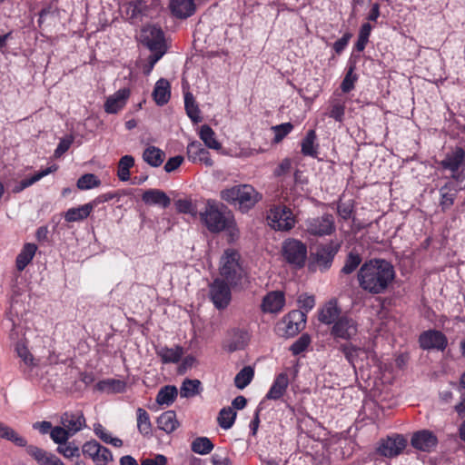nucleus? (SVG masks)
Here are the masks:
<instances>
[{"instance_id":"aec40b11","label":"nucleus","mask_w":465,"mask_h":465,"mask_svg":"<svg viewBox=\"0 0 465 465\" xmlns=\"http://www.w3.org/2000/svg\"><path fill=\"white\" fill-rule=\"evenodd\" d=\"M128 88H122L107 97L104 103V111L107 114H116L123 109L130 96Z\"/></svg>"},{"instance_id":"9b49d317","label":"nucleus","mask_w":465,"mask_h":465,"mask_svg":"<svg viewBox=\"0 0 465 465\" xmlns=\"http://www.w3.org/2000/svg\"><path fill=\"white\" fill-rule=\"evenodd\" d=\"M306 322V314L299 310H294L283 317L281 324L282 325L283 334L287 337H293L303 330Z\"/></svg>"},{"instance_id":"58836bf2","label":"nucleus","mask_w":465,"mask_h":465,"mask_svg":"<svg viewBox=\"0 0 465 465\" xmlns=\"http://www.w3.org/2000/svg\"><path fill=\"white\" fill-rule=\"evenodd\" d=\"M95 435L104 443L111 444L114 447H122L123 440L119 438L112 437V435L101 424H95L94 428Z\"/></svg>"},{"instance_id":"c9c22d12","label":"nucleus","mask_w":465,"mask_h":465,"mask_svg":"<svg viewBox=\"0 0 465 465\" xmlns=\"http://www.w3.org/2000/svg\"><path fill=\"white\" fill-rule=\"evenodd\" d=\"M177 394H178V391H177V389L175 386H171V385L164 386L159 391V392L156 396V402L159 405L169 406L174 401Z\"/></svg>"},{"instance_id":"bf43d9fd","label":"nucleus","mask_w":465,"mask_h":465,"mask_svg":"<svg viewBox=\"0 0 465 465\" xmlns=\"http://www.w3.org/2000/svg\"><path fill=\"white\" fill-rule=\"evenodd\" d=\"M74 142V136L68 135L64 138H62L54 150V155L55 158L61 157L72 145Z\"/></svg>"},{"instance_id":"69168bd1","label":"nucleus","mask_w":465,"mask_h":465,"mask_svg":"<svg viewBox=\"0 0 465 465\" xmlns=\"http://www.w3.org/2000/svg\"><path fill=\"white\" fill-rule=\"evenodd\" d=\"M153 54H151L148 58L149 65L148 68L144 71L145 74H149L153 70L154 64L163 57V55L166 53V51H151Z\"/></svg>"},{"instance_id":"b1692460","label":"nucleus","mask_w":465,"mask_h":465,"mask_svg":"<svg viewBox=\"0 0 465 465\" xmlns=\"http://www.w3.org/2000/svg\"><path fill=\"white\" fill-rule=\"evenodd\" d=\"M289 385L288 375L284 372L280 373L274 380L266 398L268 400H279L283 396Z\"/></svg>"},{"instance_id":"c85d7f7f","label":"nucleus","mask_w":465,"mask_h":465,"mask_svg":"<svg viewBox=\"0 0 465 465\" xmlns=\"http://www.w3.org/2000/svg\"><path fill=\"white\" fill-rule=\"evenodd\" d=\"M165 158V153L160 148L151 145L148 146L143 153V161L152 167L160 166Z\"/></svg>"},{"instance_id":"5701e85b","label":"nucleus","mask_w":465,"mask_h":465,"mask_svg":"<svg viewBox=\"0 0 465 465\" xmlns=\"http://www.w3.org/2000/svg\"><path fill=\"white\" fill-rule=\"evenodd\" d=\"M36 251L37 246L35 243L27 242L24 244L22 250L15 259V266L19 272L24 271L25 267L32 262Z\"/></svg>"},{"instance_id":"393cba45","label":"nucleus","mask_w":465,"mask_h":465,"mask_svg":"<svg viewBox=\"0 0 465 465\" xmlns=\"http://www.w3.org/2000/svg\"><path fill=\"white\" fill-rule=\"evenodd\" d=\"M156 354L161 358L163 363H177L183 354V350L181 346L173 348L160 346L156 348Z\"/></svg>"},{"instance_id":"a211bd4d","label":"nucleus","mask_w":465,"mask_h":465,"mask_svg":"<svg viewBox=\"0 0 465 465\" xmlns=\"http://www.w3.org/2000/svg\"><path fill=\"white\" fill-rule=\"evenodd\" d=\"M465 163V151L461 147H455L448 153L444 159L440 162V165L453 174Z\"/></svg>"},{"instance_id":"de8ad7c7","label":"nucleus","mask_w":465,"mask_h":465,"mask_svg":"<svg viewBox=\"0 0 465 465\" xmlns=\"http://www.w3.org/2000/svg\"><path fill=\"white\" fill-rule=\"evenodd\" d=\"M26 452L31 457H33L40 465H45L49 460V457H51L53 454L34 445L27 446Z\"/></svg>"},{"instance_id":"6e6552de","label":"nucleus","mask_w":465,"mask_h":465,"mask_svg":"<svg viewBox=\"0 0 465 465\" xmlns=\"http://www.w3.org/2000/svg\"><path fill=\"white\" fill-rule=\"evenodd\" d=\"M82 451L91 458L95 465H107L113 460L112 452L96 440L86 441L82 447Z\"/></svg>"},{"instance_id":"1a4fd4ad","label":"nucleus","mask_w":465,"mask_h":465,"mask_svg":"<svg viewBox=\"0 0 465 465\" xmlns=\"http://www.w3.org/2000/svg\"><path fill=\"white\" fill-rule=\"evenodd\" d=\"M142 42L150 51H166L163 32L155 25H147L141 33Z\"/></svg>"},{"instance_id":"6ab92c4d","label":"nucleus","mask_w":465,"mask_h":465,"mask_svg":"<svg viewBox=\"0 0 465 465\" xmlns=\"http://www.w3.org/2000/svg\"><path fill=\"white\" fill-rule=\"evenodd\" d=\"M285 304L284 293L281 291L268 292L262 299V310L264 312L277 313L281 312Z\"/></svg>"},{"instance_id":"13d9d810","label":"nucleus","mask_w":465,"mask_h":465,"mask_svg":"<svg viewBox=\"0 0 465 465\" xmlns=\"http://www.w3.org/2000/svg\"><path fill=\"white\" fill-rule=\"evenodd\" d=\"M293 129V125L291 123L282 124L272 127L274 132V142H281L289 133Z\"/></svg>"},{"instance_id":"f8f14e48","label":"nucleus","mask_w":465,"mask_h":465,"mask_svg":"<svg viewBox=\"0 0 465 465\" xmlns=\"http://www.w3.org/2000/svg\"><path fill=\"white\" fill-rule=\"evenodd\" d=\"M407 445V440L401 435L396 434L388 437L380 442L377 451L387 458L396 457L402 452Z\"/></svg>"},{"instance_id":"cd10ccee","label":"nucleus","mask_w":465,"mask_h":465,"mask_svg":"<svg viewBox=\"0 0 465 465\" xmlns=\"http://www.w3.org/2000/svg\"><path fill=\"white\" fill-rule=\"evenodd\" d=\"M340 309L336 302H329L319 312V321L324 324L333 323L340 318Z\"/></svg>"},{"instance_id":"79ce46f5","label":"nucleus","mask_w":465,"mask_h":465,"mask_svg":"<svg viewBox=\"0 0 465 465\" xmlns=\"http://www.w3.org/2000/svg\"><path fill=\"white\" fill-rule=\"evenodd\" d=\"M236 418V412L232 408L227 407L221 410L218 417L219 425L224 429L228 430L232 428Z\"/></svg>"},{"instance_id":"bb28decb","label":"nucleus","mask_w":465,"mask_h":465,"mask_svg":"<svg viewBox=\"0 0 465 465\" xmlns=\"http://www.w3.org/2000/svg\"><path fill=\"white\" fill-rule=\"evenodd\" d=\"M94 209L92 202L76 208H70L64 213V219L68 223L83 221L90 215Z\"/></svg>"},{"instance_id":"20e7f679","label":"nucleus","mask_w":465,"mask_h":465,"mask_svg":"<svg viewBox=\"0 0 465 465\" xmlns=\"http://www.w3.org/2000/svg\"><path fill=\"white\" fill-rule=\"evenodd\" d=\"M232 213L224 209H220L214 203L208 201L205 210L200 213L201 222L211 232H220L230 224Z\"/></svg>"},{"instance_id":"3c124183","label":"nucleus","mask_w":465,"mask_h":465,"mask_svg":"<svg viewBox=\"0 0 465 465\" xmlns=\"http://www.w3.org/2000/svg\"><path fill=\"white\" fill-rule=\"evenodd\" d=\"M371 29H372V27L369 23H365L361 25L357 43L355 45V47L359 52H361L364 50V48L368 43Z\"/></svg>"},{"instance_id":"a18cd8bd","label":"nucleus","mask_w":465,"mask_h":465,"mask_svg":"<svg viewBox=\"0 0 465 465\" xmlns=\"http://www.w3.org/2000/svg\"><path fill=\"white\" fill-rule=\"evenodd\" d=\"M361 262V255L357 252H351L345 260V263L341 269V272L344 274H351L358 268Z\"/></svg>"},{"instance_id":"4d7b16f0","label":"nucleus","mask_w":465,"mask_h":465,"mask_svg":"<svg viewBox=\"0 0 465 465\" xmlns=\"http://www.w3.org/2000/svg\"><path fill=\"white\" fill-rule=\"evenodd\" d=\"M311 343V338L308 334H302L290 348L293 355H298L304 351Z\"/></svg>"},{"instance_id":"c756f323","label":"nucleus","mask_w":465,"mask_h":465,"mask_svg":"<svg viewBox=\"0 0 465 465\" xmlns=\"http://www.w3.org/2000/svg\"><path fill=\"white\" fill-rule=\"evenodd\" d=\"M157 426L160 430L165 431L166 433L174 431L179 426L175 412L173 411H168L162 413L157 419Z\"/></svg>"},{"instance_id":"ea45409f","label":"nucleus","mask_w":465,"mask_h":465,"mask_svg":"<svg viewBox=\"0 0 465 465\" xmlns=\"http://www.w3.org/2000/svg\"><path fill=\"white\" fill-rule=\"evenodd\" d=\"M191 448L197 454L206 455L213 450V444L207 437H198L192 442Z\"/></svg>"},{"instance_id":"39448f33","label":"nucleus","mask_w":465,"mask_h":465,"mask_svg":"<svg viewBox=\"0 0 465 465\" xmlns=\"http://www.w3.org/2000/svg\"><path fill=\"white\" fill-rule=\"evenodd\" d=\"M269 225L274 230L288 231L294 226L295 219L292 212L286 206H274L267 215Z\"/></svg>"},{"instance_id":"c03bdc74","label":"nucleus","mask_w":465,"mask_h":465,"mask_svg":"<svg viewBox=\"0 0 465 465\" xmlns=\"http://www.w3.org/2000/svg\"><path fill=\"white\" fill-rule=\"evenodd\" d=\"M77 188L80 190H90L101 185V181L93 173H85L77 181Z\"/></svg>"},{"instance_id":"dca6fc26","label":"nucleus","mask_w":465,"mask_h":465,"mask_svg":"<svg viewBox=\"0 0 465 465\" xmlns=\"http://www.w3.org/2000/svg\"><path fill=\"white\" fill-rule=\"evenodd\" d=\"M61 424L74 436L86 426V420L82 411L64 412L60 418Z\"/></svg>"},{"instance_id":"a878e982","label":"nucleus","mask_w":465,"mask_h":465,"mask_svg":"<svg viewBox=\"0 0 465 465\" xmlns=\"http://www.w3.org/2000/svg\"><path fill=\"white\" fill-rule=\"evenodd\" d=\"M171 96L170 84L166 79H159L153 91V97L158 105H164Z\"/></svg>"},{"instance_id":"5fc2aeb1","label":"nucleus","mask_w":465,"mask_h":465,"mask_svg":"<svg viewBox=\"0 0 465 465\" xmlns=\"http://www.w3.org/2000/svg\"><path fill=\"white\" fill-rule=\"evenodd\" d=\"M175 207L179 213H189L195 217L197 213L196 207L190 199H179L175 201Z\"/></svg>"},{"instance_id":"0eeeda50","label":"nucleus","mask_w":465,"mask_h":465,"mask_svg":"<svg viewBox=\"0 0 465 465\" xmlns=\"http://www.w3.org/2000/svg\"><path fill=\"white\" fill-rule=\"evenodd\" d=\"M230 284L224 280L217 278L209 286V297L218 310L228 307L232 300Z\"/></svg>"},{"instance_id":"2eb2a0df","label":"nucleus","mask_w":465,"mask_h":465,"mask_svg":"<svg viewBox=\"0 0 465 465\" xmlns=\"http://www.w3.org/2000/svg\"><path fill=\"white\" fill-rule=\"evenodd\" d=\"M338 250L339 245H335L332 242L319 246L314 253L315 266L322 272L328 270L331 266Z\"/></svg>"},{"instance_id":"49530a36","label":"nucleus","mask_w":465,"mask_h":465,"mask_svg":"<svg viewBox=\"0 0 465 465\" xmlns=\"http://www.w3.org/2000/svg\"><path fill=\"white\" fill-rule=\"evenodd\" d=\"M200 386V381L198 380H189L186 379L181 388H180V395L183 398H190L198 393V389Z\"/></svg>"},{"instance_id":"473e14b6","label":"nucleus","mask_w":465,"mask_h":465,"mask_svg":"<svg viewBox=\"0 0 465 465\" xmlns=\"http://www.w3.org/2000/svg\"><path fill=\"white\" fill-rule=\"evenodd\" d=\"M56 170H57V166L52 165L41 172H38L35 174H34L32 177L21 181L19 184H17L14 187L13 192L20 193L23 190H25V188H27V187L31 186L32 184H34L35 183L38 182L43 177L46 176L47 174H49L51 173L55 172Z\"/></svg>"},{"instance_id":"423d86ee","label":"nucleus","mask_w":465,"mask_h":465,"mask_svg":"<svg viewBox=\"0 0 465 465\" xmlns=\"http://www.w3.org/2000/svg\"><path fill=\"white\" fill-rule=\"evenodd\" d=\"M282 251V255L289 263L298 267L304 265L307 258V248L301 241L295 239L284 241Z\"/></svg>"},{"instance_id":"603ef678","label":"nucleus","mask_w":465,"mask_h":465,"mask_svg":"<svg viewBox=\"0 0 465 465\" xmlns=\"http://www.w3.org/2000/svg\"><path fill=\"white\" fill-rule=\"evenodd\" d=\"M57 452L66 459L80 456L79 448L74 442H66L59 445L57 448Z\"/></svg>"},{"instance_id":"4468645a","label":"nucleus","mask_w":465,"mask_h":465,"mask_svg":"<svg viewBox=\"0 0 465 465\" xmlns=\"http://www.w3.org/2000/svg\"><path fill=\"white\" fill-rule=\"evenodd\" d=\"M420 345L423 350L444 351L448 344L446 336L440 331L430 330L420 335Z\"/></svg>"},{"instance_id":"e433bc0d","label":"nucleus","mask_w":465,"mask_h":465,"mask_svg":"<svg viewBox=\"0 0 465 465\" xmlns=\"http://www.w3.org/2000/svg\"><path fill=\"white\" fill-rule=\"evenodd\" d=\"M137 414V429L139 432L144 436H149L152 433V423L148 412L143 409L138 408Z\"/></svg>"},{"instance_id":"4be33fe9","label":"nucleus","mask_w":465,"mask_h":465,"mask_svg":"<svg viewBox=\"0 0 465 465\" xmlns=\"http://www.w3.org/2000/svg\"><path fill=\"white\" fill-rule=\"evenodd\" d=\"M170 9L174 16L183 19L194 14L195 4L193 0H172Z\"/></svg>"},{"instance_id":"412c9836","label":"nucleus","mask_w":465,"mask_h":465,"mask_svg":"<svg viewBox=\"0 0 465 465\" xmlns=\"http://www.w3.org/2000/svg\"><path fill=\"white\" fill-rule=\"evenodd\" d=\"M142 200L149 205H159L167 208L171 203L170 197L159 189H149L143 193Z\"/></svg>"},{"instance_id":"7ed1b4c3","label":"nucleus","mask_w":465,"mask_h":465,"mask_svg":"<svg viewBox=\"0 0 465 465\" xmlns=\"http://www.w3.org/2000/svg\"><path fill=\"white\" fill-rule=\"evenodd\" d=\"M220 274L230 286L242 284L246 272L240 263V253L233 249H227L220 260Z\"/></svg>"},{"instance_id":"37998d69","label":"nucleus","mask_w":465,"mask_h":465,"mask_svg":"<svg viewBox=\"0 0 465 465\" xmlns=\"http://www.w3.org/2000/svg\"><path fill=\"white\" fill-rule=\"evenodd\" d=\"M316 140V134L314 130H310L302 142V153L307 156H315L317 151L314 148V142Z\"/></svg>"},{"instance_id":"338daca9","label":"nucleus","mask_w":465,"mask_h":465,"mask_svg":"<svg viewBox=\"0 0 465 465\" xmlns=\"http://www.w3.org/2000/svg\"><path fill=\"white\" fill-rule=\"evenodd\" d=\"M351 37V34L346 33V34H344V35L341 38H340L333 44V49L335 50V52L337 54H340L343 51V49L348 45Z\"/></svg>"},{"instance_id":"ddd939ff","label":"nucleus","mask_w":465,"mask_h":465,"mask_svg":"<svg viewBox=\"0 0 465 465\" xmlns=\"http://www.w3.org/2000/svg\"><path fill=\"white\" fill-rule=\"evenodd\" d=\"M357 322L347 316H341L333 324L331 333L333 337L350 340L357 334Z\"/></svg>"},{"instance_id":"774afa93","label":"nucleus","mask_w":465,"mask_h":465,"mask_svg":"<svg viewBox=\"0 0 465 465\" xmlns=\"http://www.w3.org/2000/svg\"><path fill=\"white\" fill-rule=\"evenodd\" d=\"M450 177L461 186V189L465 188V163Z\"/></svg>"},{"instance_id":"09e8293b","label":"nucleus","mask_w":465,"mask_h":465,"mask_svg":"<svg viewBox=\"0 0 465 465\" xmlns=\"http://www.w3.org/2000/svg\"><path fill=\"white\" fill-rule=\"evenodd\" d=\"M440 204L443 210L450 208L455 198V193H450V184L446 183L440 189Z\"/></svg>"},{"instance_id":"e2e57ef3","label":"nucleus","mask_w":465,"mask_h":465,"mask_svg":"<svg viewBox=\"0 0 465 465\" xmlns=\"http://www.w3.org/2000/svg\"><path fill=\"white\" fill-rule=\"evenodd\" d=\"M183 157L181 155L171 157L164 164V171L167 173L173 172L183 163Z\"/></svg>"},{"instance_id":"052dcab7","label":"nucleus","mask_w":465,"mask_h":465,"mask_svg":"<svg viewBox=\"0 0 465 465\" xmlns=\"http://www.w3.org/2000/svg\"><path fill=\"white\" fill-rule=\"evenodd\" d=\"M356 80L357 76L353 74V67H350L341 84L342 92L349 93L351 90H352L354 88V83Z\"/></svg>"},{"instance_id":"4c0bfd02","label":"nucleus","mask_w":465,"mask_h":465,"mask_svg":"<svg viewBox=\"0 0 465 465\" xmlns=\"http://www.w3.org/2000/svg\"><path fill=\"white\" fill-rule=\"evenodd\" d=\"M134 164V158L132 155L123 156L118 163L117 176L120 181L126 182L130 179V168Z\"/></svg>"},{"instance_id":"680f3d73","label":"nucleus","mask_w":465,"mask_h":465,"mask_svg":"<svg viewBox=\"0 0 465 465\" xmlns=\"http://www.w3.org/2000/svg\"><path fill=\"white\" fill-rule=\"evenodd\" d=\"M342 351L345 354L346 359L354 365L356 361V358L359 356L360 353H364L363 351L361 349H358L351 345H344L342 346Z\"/></svg>"},{"instance_id":"a19ab883","label":"nucleus","mask_w":465,"mask_h":465,"mask_svg":"<svg viewBox=\"0 0 465 465\" xmlns=\"http://www.w3.org/2000/svg\"><path fill=\"white\" fill-rule=\"evenodd\" d=\"M253 375L254 371L252 367H244L236 374L234 378L235 386L240 390L244 389L252 381Z\"/></svg>"},{"instance_id":"6e6d98bb","label":"nucleus","mask_w":465,"mask_h":465,"mask_svg":"<svg viewBox=\"0 0 465 465\" xmlns=\"http://www.w3.org/2000/svg\"><path fill=\"white\" fill-rule=\"evenodd\" d=\"M247 342V333L244 331H235L234 340L228 344L229 351H235L244 348Z\"/></svg>"},{"instance_id":"f704fd0d","label":"nucleus","mask_w":465,"mask_h":465,"mask_svg":"<svg viewBox=\"0 0 465 465\" xmlns=\"http://www.w3.org/2000/svg\"><path fill=\"white\" fill-rule=\"evenodd\" d=\"M199 135L207 147L214 150L221 148V143L216 140L215 133L209 125H202Z\"/></svg>"},{"instance_id":"8fccbe9b","label":"nucleus","mask_w":465,"mask_h":465,"mask_svg":"<svg viewBox=\"0 0 465 465\" xmlns=\"http://www.w3.org/2000/svg\"><path fill=\"white\" fill-rule=\"evenodd\" d=\"M50 437L56 444H64L66 443L71 434L67 431V430L62 426H55L50 431Z\"/></svg>"},{"instance_id":"7c9ffc66","label":"nucleus","mask_w":465,"mask_h":465,"mask_svg":"<svg viewBox=\"0 0 465 465\" xmlns=\"http://www.w3.org/2000/svg\"><path fill=\"white\" fill-rule=\"evenodd\" d=\"M95 389L106 393H119L125 389V382L121 380L106 379L95 384Z\"/></svg>"},{"instance_id":"864d4df0","label":"nucleus","mask_w":465,"mask_h":465,"mask_svg":"<svg viewBox=\"0 0 465 465\" xmlns=\"http://www.w3.org/2000/svg\"><path fill=\"white\" fill-rule=\"evenodd\" d=\"M206 149L203 147L200 142L194 141L188 144L187 146V155L188 158L193 162H197L198 159L204 154Z\"/></svg>"},{"instance_id":"f257e3e1","label":"nucleus","mask_w":465,"mask_h":465,"mask_svg":"<svg viewBox=\"0 0 465 465\" xmlns=\"http://www.w3.org/2000/svg\"><path fill=\"white\" fill-rule=\"evenodd\" d=\"M359 285L372 294L384 292L393 281L395 273L391 263L384 260H371L361 265L358 272Z\"/></svg>"},{"instance_id":"2f4dec72","label":"nucleus","mask_w":465,"mask_h":465,"mask_svg":"<svg viewBox=\"0 0 465 465\" xmlns=\"http://www.w3.org/2000/svg\"><path fill=\"white\" fill-rule=\"evenodd\" d=\"M0 438L9 440L19 447H26L27 440L13 428L0 422Z\"/></svg>"},{"instance_id":"72a5a7b5","label":"nucleus","mask_w":465,"mask_h":465,"mask_svg":"<svg viewBox=\"0 0 465 465\" xmlns=\"http://www.w3.org/2000/svg\"><path fill=\"white\" fill-rule=\"evenodd\" d=\"M184 105L188 117L193 123H200L202 121L201 112L193 95L191 93H186L184 94Z\"/></svg>"},{"instance_id":"9d476101","label":"nucleus","mask_w":465,"mask_h":465,"mask_svg":"<svg viewBox=\"0 0 465 465\" xmlns=\"http://www.w3.org/2000/svg\"><path fill=\"white\" fill-rule=\"evenodd\" d=\"M335 230L333 217L325 214L322 217L310 218L306 221V231L312 235H330Z\"/></svg>"},{"instance_id":"0e129e2a","label":"nucleus","mask_w":465,"mask_h":465,"mask_svg":"<svg viewBox=\"0 0 465 465\" xmlns=\"http://www.w3.org/2000/svg\"><path fill=\"white\" fill-rule=\"evenodd\" d=\"M16 351L18 356L25 361V364L30 365L33 363V356L25 345L18 344L16 346Z\"/></svg>"},{"instance_id":"f03ea898","label":"nucleus","mask_w":465,"mask_h":465,"mask_svg":"<svg viewBox=\"0 0 465 465\" xmlns=\"http://www.w3.org/2000/svg\"><path fill=\"white\" fill-rule=\"evenodd\" d=\"M221 198L238 205L242 212H247L262 199V195L250 184H239L221 191Z\"/></svg>"},{"instance_id":"f3484780","label":"nucleus","mask_w":465,"mask_h":465,"mask_svg":"<svg viewBox=\"0 0 465 465\" xmlns=\"http://www.w3.org/2000/svg\"><path fill=\"white\" fill-rule=\"evenodd\" d=\"M411 441L413 448L422 451H430L436 447L438 439L432 431L422 430L415 432Z\"/></svg>"}]
</instances>
